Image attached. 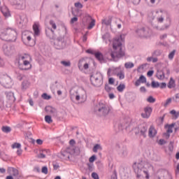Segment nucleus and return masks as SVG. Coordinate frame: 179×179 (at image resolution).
Returning a JSON list of instances; mask_svg holds the SVG:
<instances>
[{
  "label": "nucleus",
  "instance_id": "nucleus-7",
  "mask_svg": "<svg viewBox=\"0 0 179 179\" xmlns=\"http://www.w3.org/2000/svg\"><path fill=\"white\" fill-rule=\"evenodd\" d=\"M90 82L92 86L100 87L103 85V75L101 73H96L90 76Z\"/></svg>",
  "mask_w": 179,
  "mask_h": 179
},
{
  "label": "nucleus",
  "instance_id": "nucleus-55",
  "mask_svg": "<svg viewBox=\"0 0 179 179\" xmlns=\"http://www.w3.org/2000/svg\"><path fill=\"white\" fill-rule=\"evenodd\" d=\"M74 6L78 9H82V8H83V5L80 3V2L75 3Z\"/></svg>",
  "mask_w": 179,
  "mask_h": 179
},
{
  "label": "nucleus",
  "instance_id": "nucleus-3",
  "mask_svg": "<svg viewBox=\"0 0 179 179\" xmlns=\"http://www.w3.org/2000/svg\"><path fill=\"white\" fill-rule=\"evenodd\" d=\"M114 51L110 52V57L115 62H118L120 58L125 57V52L122 50V43L120 41L114 42L113 45Z\"/></svg>",
  "mask_w": 179,
  "mask_h": 179
},
{
  "label": "nucleus",
  "instance_id": "nucleus-39",
  "mask_svg": "<svg viewBox=\"0 0 179 179\" xmlns=\"http://www.w3.org/2000/svg\"><path fill=\"white\" fill-rule=\"evenodd\" d=\"M49 24L52 27L53 30H57V24H55V22L54 20H50Z\"/></svg>",
  "mask_w": 179,
  "mask_h": 179
},
{
  "label": "nucleus",
  "instance_id": "nucleus-60",
  "mask_svg": "<svg viewBox=\"0 0 179 179\" xmlns=\"http://www.w3.org/2000/svg\"><path fill=\"white\" fill-rule=\"evenodd\" d=\"M115 82V80L114 78H108L109 85H113Z\"/></svg>",
  "mask_w": 179,
  "mask_h": 179
},
{
  "label": "nucleus",
  "instance_id": "nucleus-40",
  "mask_svg": "<svg viewBox=\"0 0 179 179\" xmlns=\"http://www.w3.org/2000/svg\"><path fill=\"white\" fill-rule=\"evenodd\" d=\"M160 55H162V50H157L152 53V57H160Z\"/></svg>",
  "mask_w": 179,
  "mask_h": 179
},
{
  "label": "nucleus",
  "instance_id": "nucleus-11",
  "mask_svg": "<svg viewBox=\"0 0 179 179\" xmlns=\"http://www.w3.org/2000/svg\"><path fill=\"white\" fill-rule=\"evenodd\" d=\"M148 132V125L146 124H141L138 127V131L135 133L136 135L146 138V133Z\"/></svg>",
  "mask_w": 179,
  "mask_h": 179
},
{
  "label": "nucleus",
  "instance_id": "nucleus-42",
  "mask_svg": "<svg viewBox=\"0 0 179 179\" xmlns=\"http://www.w3.org/2000/svg\"><path fill=\"white\" fill-rule=\"evenodd\" d=\"M170 113L172 114V115H174L176 120L179 117V112H176V110H171Z\"/></svg>",
  "mask_w": 179,
  "mask_h": 179
},
{
  "label": "nucleus",
  "instance_id": "nucleus-8",
  "mask_svg": "<svg viewBox=\"0 0 179 179\" xmlns=\"http://www.w3.org/2000/svg\"><path fill=\"white\" fill-rule=\"evenodd\" d=\"M0 84L6 89H10L12 86H13V82L12 81V78L8 75H1L0 76Z\"/></svg>",
  "mask_w": 179,
  "mask_h": 179
},
{
  "label": "nucleus",
  "instance_id": "nucleus-48",
  "mask_svg": "<svg viewBox=\"0 0 179 179\" xmlns=\"http://www.w3.org/2000/svg\"><path fill=\"white\" fill-rule=\"evenodd\" d=\"M42 98L44 99V100H50L51 99V95H48L47 93H43L42 94Z\"/></svg>",
  "mask_w": 179,
  "mask_h": 179
},
{
  "label": "nucleus",
  "instance_id": "nucleus-17",
  "mask_svg": "<svg viewBox=\"0 0 179 179\" xmlns=\"http://www.w3.org/2000/svg\"><path fill=\"white\" fill-rule=\"evenodd\" d=\"M33 30L34 36L38 37V36H40V24L38 23L34 24Z\"/></svg>",
  "mask_w": 179,
  "mask_h": 179
},
{
  "label": "nucleus",
  "instance_id": "nucleus-32",
  "mask_svg": "<svg viewBox=\"0 0 179 179\" xmlns=\"http://www.w3.org/2000/svg\"><path fill=\"white\" fill-rule=\"evenodd\" d=\"M134 66H135V64H134V63L131 62H126L124 64V67L126 68V69H131V68H134Z\"/></svg>",
  "mask_w": 179,
  "mask_h": 179
},
{
  "label": "nucleus",
  "instance_id": "nucleus-59",
  "mask_svg": "<svg viewBox=\"0 0 179 179\" xmlns=\"http://www.w3.org/2000/svg\"><path fill=\"white\" fill-rule=\"evenodd\" d=\"M92 178H94V179H99V175H98L96 173H94V172H93V173H92Z\"/></svg>",
  "mask_w": 179,
  "mask_h": 179
},
{
  "label": "nucleus",
  "instance_id": "nucleus-9",
  "mask_svg": "<svg viewBox=\"0 0 179 179\" xmlns=\"http://www.w3.org/2000/svg\"><path fill=\"white\" fill-rule=\"evenodd\" d=\"M136 34L139 37H143V38H147L150 36V30L148 28V27H143L141 28H138L136 31Z\"/></svg>",
  "mask_w": 179,
  "mask_h": 179
},
{
  "label": "nucleus",
  "instance_id": "nucleus-14",
  "mask_svg": "<svg viewBox=\"0 0 179 179\" xmlns=\"http://www.w3.org/2000/svg\"><path fill=\"white\" fill-rule=\"evenodd\" d=\"M152 111H153V109L150 106H146L144 108V113H141V117L143 118H149L150 117V115L152 114Z\"/></svg>",
  "mask_w": 179,
  "mask_h": 179
},
{
  "label": "nucleus",
  "instance_id": "nucleus-12",
  "mask_svg": "<svg viewBox=\"0 0 179 179\" xmlns=\"http://www.w3.org/2000/svg\"><path fill=\"white\" fill-rule=\"evenodd\" d=\"M73 148L67 147L66 150L61 151L60 155L63 159H69V156H71V153H73Z\"/></svg>",
  "mask_w": 179,
  "mask_h": 179
},
{
  "label": "nucleus",
  "instance_id": "nucleus-56",
  "mask_svg": "<svg viewBox=\"0 0 179 179\" xmlns=\"http://www.w3.org/2000/svg\"><path fill=\"white\" fill-rule=\"evenodd\" d=\"M41 171L43 174H48V168L47 166H43Z\"/></svg>",
  "mask_w": 179,
  "mask_h": 179
},
{
  "label": "nucleus",
  "instance_id": "nucleus-61",
  "mask_svg": "<svg viewBox=\"0 0 179 179\" xmlns=\"http://www.w3.org/2000/svg\"><path fill=\"white\" fill-rule=\"evenodd\" d=\"M170 103H171V98L166 99V103H164V107H167Z\"/></svg>",
  "mask_w": 179,
  "mask_h": 179
},
{
  "label": "nucleus",
  "instance_id": "nucleus-64",
  "mask_svg": "<svg viewBox=\"0 0 179 179\" xmlns=\"http://www.w3.org/2000/svg\"><path fill=\"white\" fill-rule=\"evenodd\" d=\"M177 131H179V122H177V125L175 127V132H177Z\"/></svg>",
  "mask_w": 179,
  "mask_h": 179
},
{
  "label": "nucleus",
  "instance_id": "nucleus-51",
  "mask_svg": "<svg viewBox=\"0 0 179 179\" xmlns=\"http://www.w3.org/2000/svg\"><path fill=\"white\" fill-rule=\"evenodd\" d=\"M53 170H58L59 169V164L58 162H52Z\"/></svg>",
  "mask_w": 179,
  "mask_h": 179
},
{
  "label": "nucleus",
  "instance_id": "nucleus-31",
  "mask_svg": "<svg viewBox=\"0 0 179 179\" xmlns=\"http://www.w3.org/2000/svg\"><path fill=\"white\" fill-rule=\"evenodd\" d=\"M102 149L103 148H101V145L100 144H96L92 148V150L94 153H97L98 150H102Z\"/></svg>",
  "mask_w": 179,
  "mask_h": 179
},
{
  "label": "nucleus",
  "instance_id": "nucleus-35",
  "mask_svg": "<svg viewBox=\"0 0 179 179\" xmlns=\"http://www.w3.org/2000/svg\"><path fill=\"white\" fill-rule=\"evenodd\" d=\"M83 62H85V59H80L78 62V66L80 71H83Z\"/></svg>",
  "mask_w": 179,
  "mask_h": 179
},
{
  "label": "nucleus",
  "instance_id": "nucleus-54",
  "mask_svg": "<svg viewBox=\"0 0 179 179\" xmlns=\"http://www.w3.org/2000/svg\"><path fill=\"white\" fill-rule=\"evenodd\" d=\"M62 65H64V66H71V62H66V61H62L60 62Z\"/></svg>",
  "mask_w": 179,
  "mask_h": 179
},
{
  "label": "nucleus",
  "instance_id": "nucleus-18",
  "mask_svg": "<svg viewBox=\"0 0 179 179\" xmlns=\"http://www.w3.org/2000/svg\"><path fill=\"white\" fill-rule=\"evenodd\" d=\"M46 113L52 114V115H57V109L52 108V106H48L45 108Z\"/></svg>",
  "mask_w": 179,
  "mask_h": 179
},
{
  "label": "nucleus",
  "instance_id": "nucleus-1",
  "mask_svg": "<svg viewBox=\"0 0 179 179\" xmlns=\"http://www.w3.org/2000/svg\"><path fill=\"white\" fill-rule=\"evenodd\" d=\"M45 34L50 40H55L54 45L56 50H64L66 47V42L65 41V37L64 36L55 34L54 29L52 28H48L45 29Z\"/></svg>",
  "mask_w": 179,
  "mask_h": 179
},
{
  "label": "nucleus",
  "instance_id": "nucleus-36",
  "mask_svg": "<svg viewBox=\"0 0 179 179\" xmlns=\"http://www.w3.org/2000/svg\"><path fill=\"white\" fill-rule=\"evenodd\" d=\"M125 89V85L124 84H120L117 87V90L118 92H120V93H122V92H124V90Z\"/></svg>",
  "mask_w": 179,
  "mask_h": 179
},
{
  "label": "nucleus",
  "instance_id": "nucleus-33",
  "mask_svg": "<svg viewBox=\"0 0 179 179\" xmlns=\"http://www.w3.org/2000/svg\"><path fill=\"white\" fill-rule=\"evenodd\" d=\"M151 87H152V89H157V87H160V83L153 80L151 83Z\"/></svg>",
  "mask_w": 179,
  "mask_h": 179
},
{
  "label": "nucleus",
  "instance_id": "nucleus-15",
  "mask_svg": "<svg viewBox=\"0 0 179 179\" xmlns=\"http://www.w3.org/2000/svg\"><path fill=\"white\" fill-rule=\"evenodd\" d=\"M1 13H3L4 17H10V11L9 10V8L6 6H2L0 8Z\"/></svg>",
  "mask_w": 179,
  "mask_h": 179
},
{
  "label": "nucleus",
  "instance_id": "nucleus-57",
  "mask_svg": "<svg viewBox=\"0 0 179 179\" xmlns=\"http://www.w3.org/2000/svg\"><path fill=\"white\" fill-rule=\"evenodd\" d=\"M110 37V35L108 33H106L102 36V39L106 41V40H108V38Z\"/></svg>",
  "mask_w": 179,
  "mask_h": 179
},
{
  "label": "nucleus",
  "instance_id": "nucleus-16",
  "mask_svg": "<svg viewBox=\"0 0 179 179\" xmlns=\"http://www.w3.org/2000/svg\"><path fill=\"white\" fill-rule=\"evenodd\" d=\"M5 95L6 96L7 100H9L10 101H16V98L15 97V94L12 92H6Z\"/></svg>",
  "mask_w": 179,
  "mask_h": 179
},
{
  "label": "nucleus",
  "instance_id": "nucleus-44",
  "mask_svg": "<svg viewBox=\"0 0 179 179\" xmlns=\"http://www.w3.org/2000/svg\"><path fill=\"white\" fill-rule=\"evenodd\" d=\"M176 125H177V122L172 123L171 124H166L164 128H168V129H173V128H174V127H176Z\"/></svg>",
  "mask_w": 179,
  "mask_h": 179
},
{
  "label": "nucleus",
  "instance_id": "nucleus-6",
  "mask_svg": "<svg viewBox=\"0 0 179 179\" xmlns=\"http://www.w3.org/2000/svg\"><path fill=\"white\" fill-rule=\"evenodd\" d=\"M20 58L22 61V63L18 62L19 69H20V71H30L32 66L30 62L27 60V58L31 59V57H30L29 55H25L24 56H21Z\"/></svg>",
  "mask_w": 179,
  "mask_h": 179
},
{
  "label": "nucleus",
  "instance_id": "nucleus-22",
  "mask_svg": "<svg viewBox=\"0 0 179 179\" xmlns=\"http://www.w3.org/2000/svg\"><path fill=\"white\" fill-rule=\"evenodd\" d=\"M12 5H17L20 8H22L24 3V0H8Z\"/></svg>",
  "mask_w": 179,
  "mask_h": 179
},
{
  "label": "nucleus",
  "instance_id": "nucleus-34",
  "mask_svg": "<svg viewBox=\"0 0 179 179\" xmlns=\"http://www.w3.org/2000/svg\"><path fill=\"white\" fill-rule=\"evenodd\" d=\"M95 24H96V20L92 19L87 27V29L91 30V29H93V27H94Z\"/></svg>",
  "mask_w": 179,
  "mask_h": 179
},
{
  "label": "nucleus",
  "instance_id": "nucleus-30",
  "mask_svg": "<svg viewBox=\"0 0 179 179\" xmlns=\"http://www.w3.org/2000/svg\"><path fill=\"white\" fill-rule=\"evenodd\" d=\"M112 69V72H113V75H118V73H120L122 71H121V66L119 67H115L111 69Z\"/></svg>",
  "mask_w": 179,
  "mask_h": 179
},
{
  "label": "nucleus",
  "instance_id": "nucleus-10",
  "mask_svg": "<svg viewBox=\"0 0 179 179\" xmlns=\"http://www.w3.org/2000/svg\"><path fill=\"white\" fill-rule=\"evenodd\" d=\"M3 53L7 57L12 55L15 52V45L10 44H3L2 47Z\"/></svg>",
  "mask_w": 179,
  "mask_h": 179
},
{
  "label": "nucleus",
  "instance_id": "nucleus-53",
  "mask_svg": "<svg viewBox=\"0 0 179 179\" xmlns=\"http://www.w3.org/2000/svg\"><path fill=\"white\" fill-rule=\"evenodd\" d=\"M174 55H176V50H173L172 52H171L169 55V59H173L174 58Z\"/></svg>",
  "mask_w": 179,
  "mask_h": 179
},
{
  "label": "nucleus",
  "instance_id": "nucleus-45",
  "mask_svg": "<svg viewBox=\"0 0 179 179\" xmlns=\"http://www.w3.org/2000/svg\"><path fill=\"white\" fill-rule=\"evenodd\" d=\"M22 145H20V143H14L13 145H12V148L13 149H20Z\"/></svg>",
  "mask_w": 179,
  "mask_h": 179
},
{
  "label": "nucleus",
  "instance_id": "nucleus-63",
  "mask_svg": "<svg viewBox=\"0 0 179 179\" xmlns=\"http://www.w3.org/2000/svg\"><path fill=\"white\" fill-rule=\"evenodd\" d=\"M41 152H43L45 155H50V150H45V149L41 150Z\"/></svg>",
  "mask_w": 179,
  "mask_h": 179
},
{
  "label": "nucleus",
  "instance_id": "nucleus-5",
  "mask_svg": "<svg viewBox=\"0 0 179 179\" xmlns=\"http://www.w3.org/2000/svg\"><path fill=\"white\" fill-rule=\"evenodd\" d=\"M133 169L134 172L136 173V174L137 175L136 177L137 178H141V174H142V171L143 173H144L145 176V178L146 179H149V172H148V171H145L143 170L145 169V165L143 164V162H140L138 163L136 165V162H135L133 164Z\"/></svg>",
  "mask_w": 179,
  "mask_h": 179
},
{
  "label": "nucleus",
  "instance_id": "nucleus-62",
  "mask_svg": "<svg viewBox=\"0 0 179 179\" xmlns=\"http://www.w3.org/2000/svg\"><path fill=\"white\" fill-rule=\"evenodd\" d=\"M13 167H8L7 169V173L8 174H10V176H12V172L13 171Z\"/></svg>",
  "mask_w": 179,
  "mask_h": 179
},
{
  "label": "nucleus",
  "instance_id": "nucleus-29",
  "mask_svg": "<svg viewBox=\"0 0 179 179\" xmlns=\"http://www.w3.org/2000/svg\"><path fill=\"white\" fill-rule=\"evenodd\" d=\"M29 86H30V83L28 80H24L22 83V90H26V89H28Z\"/></svg>",
  "mask_w": 179,
  "mask_h": 179
},
{
  "label": "nucleus",
  "instance_id": "nucleus-2",
  "mask_svg": "<svg viewBox=\"0 0 179 179\" xmlns=\"http://www.w3.org/2000/svg\"><path fill=\"white\" fill-rule=\"evenodd\" d=\"M0 38L3 41L14 43L17 39V31L13 28L0 29Z\"/></svg>",
  "mask_w": 179,
  "mask_h": 179
},
{
  "label": "nucleus",
  "instance_id": "nucleus-43",
  "mask_svg": "<svg viewBox=\"0 0 179 179\" xmlns=\"http://www.w3.org/2000/svg\"><path fill=\"white\" fill-rule=\"evenodd\" d=\"M169 152H173V150H174V142L173 141H170L169 145Z\"/></svg>",
  "mask_w": 179,
  "mask_h": 179
},
{
  "label": "nucleus",
  "instance_id": "nucleus-25",
  "mask_svg": "<svg viewBox=\"0 0 179 179\" xmlns=\"http://www.w3.org/2000/svg\"><path fill=\"white\" fill-rule=\"evenodd\" d=\"M95 58L99 61V62H102V61H104V56L103 55V53L101 52H95V55H94Z\"/></svg>",
  "mask_w": 179,
  "mask_h": 179
},
{
  "label": "nucleus",
  "instance_id": "nucleus-47",
  "mask_svg": "<svg viewBox=\"0 0 179 179\" xmlns=\"http://www.w3.org/2000/svg\"><path fill=\"white\" fill-rule=\"evenodd\" d=\"M171 134H173V129H167L166 132L164 133L165 136H166V139H169V138H170Z\"/></svg>",
  "mask_w": 179,
  "mask_h": 179
},
{
  "label": "nucleus",
  "instance_id": "nucleus-13",
  "mask_svg": "<svg viewBox=\"0 0 179 179\" xmlns=\"http://www.w3.org/2000/svg\"><path fill=\"white\" fill-rule=\"evenodd\" d=\"M119 149L117 150L118 155L121 156V157H126V156H128V148H127V146L123 145L122 147H120V145H117Z\"/></svg>",
  "mask_w": 179,
  "mask_h": 179
},
{
  "label": "nucleus",
  "instance_id": "nucleus-49",
  "mask_svg": "<svg viewBox=\"0 0 179 179\" xmlns=\"http://www.w3.org/2000/svg\"><path fill=\"white\" fill-rule=\"evenodd\" d=\"M38 159H45V155L40 150V153L37 155Z\"/></svg>",
  "mask_w": 179,
  "mask_h": 179
},
{
  "label": "nucleus",
  "instance_id": "nucleus-50",
  "mask_svg": "<svg viewBox=\"0 0 179 179\" xmlns=\"http://www.w3.org/2000/svg\"><path fill=\"white\" fill-rule=\"evenodd\" d=\"M117 76H118L120 80H122V79L125 78V74H124V72L122 71H121L120 73H117Z\"/></svg>",
  "mask_w": 179,
  "mask_h": 179
},
{
  "label": "nucleus",
  "instance_id": "nucleus-38",
  "mask_svg": "<svg viewBox=\"0 0 179 179\" xmlns=\"http://www.w3.org/2000/svg\"><path fill=\"white\" fill-rule=\"evenodd\" d=\"M104 89H105L106 92H107V93H110V92H111V90H114V88L110 87V85H108L107 83L105 84Z\"/></svg>",
  "mask_w": 179,
  "mask_h": 179
},
{
  "label": "nucleus",
  "instance_id": "nucleus-23",
  "mask_svg": "<svg viewBox=\"0 0 179 179\" xmlns=\"http://www.w3.org/2000/svg\"><path fill=\"white\" fill-rule=\"evenodd\" d=\"M12 5H17L20 8H22L24 3V0H8Z\"/></svg>",
  "mask_w": 179,
  "mask_h": 179
},
{
  "label": "nucleus",
  "instance_id": "nucleus-27",
  "mask_svg": "<svg viewBox=\"0 0 179 179\" xmlns=\"http://www.w3.org/2000/svg\"><path fill=\"white\" fill-rule=\"evenodd\" d=\"M27 33H29V31H24L22 32V38L24 40H27L28 43H30V41H31V36H27Z\"/></svg>",
  "mask_w": 179,
  "mask_h": 179
},
{
  "label": "nucleus",
  "instance_id": "nucleus-37",
  "mask_svg": "<svg viewBox=\"0 0 179 179\" xmlns=\"http://www.w3.org/2000/svg\"><path fill=\"white\" fill-rule=\"evenodd\" d=\"M45 121L48 124H51L52 122V118L51 117L50 115H45Z\"/></svg>",
  "mask_w": 179,
  "mask_h": 179
},
{
  "label": "nucleus",
  "instance_id": "nucleus-19",
  "mask_svg": "<svg viewBox=\"0 0 179 179\" xmlns=\"http://www.w3.org/2000/svg\"><path fill=\"white\" fill-rule=\"evenodd\" d=\"M141 83H146V77H145V76L143 75H141L139 78L135 82V86H140Z\"/></svg>",
  "mask_w": 179,
  "mask_h": 179
},
{
  "label": "nucleus",
  "instance_id": "nucleus-58",
  "mask_svg": "<svg viewBox=\"0 0 179 179\" xmlns=\"http://www.w3.org/2000/svg\"><path fill=\"white\" fill-rule=\"evenodd\" d=\"M153 73H155V71L153 70H150L148 71L147 73V76L150 78L152 76H153Z\"/></svg>",
  "mask_w": 179,
  "mask_h": 179
},
{
  "label": "nucleus",
  "instance_id": "nucleus-20",
  "mask_svg": "<svg viewBox=\"0 0 179 179\" xmlns=\"http://www.w3.org/2000/svg\"><path fill=\"white\" fill-rule=\"evenodd\" d=\"M157 134V131H156V129H155V127H153L152 126H150L148 130V136L150 138H155Z\"/></svg>",
  "mask_w": 179,
  "mask_h": 179
},
{
  "label": "nucleus",
  "instance_id": "nucleus-24",
  "mask_svg": "<svg viewBox=\"0 0 179 179\" xmlns=\"http://www.w3.org/2000/svg\"><path fill=\"white\" fill-rule=\"evenodd\" d=\"M112 22L113 16H108V18L102 20V24H105V26H111Z\"/></svg>",
  "mask_w": 179,
  "mask_h": 179
},
{
  "label": "nucleus",
  "instance_id": "nucleus-41",
  "mask_svg": "<svg viewBox=\"0 0 179 179\" xmlns=\"http://www.w3.org/2000/svg\"><path fill=\"white\" fill-rule=\"evenodd\" d=\"M147 101L148 103H156V99H155L152 96H150L147 99Z\"/></svg>",
  "mask_w": 179,
  "mask_h": 179
},
{
  "label": "nucleus",
  "instance_id": "nucleus-52",
  "mask_svg": "<svg viewBox=\"0 0 179 179\" xmlns=\"http://www.w3.org/2000/svg\"><path fill=\"white\" fill-rule=\"evenodd\" d=\"M97 159V157H96L95 155H93L92 156H91L89 159V162L90 163H94V161Z\"/></svg>",
  "mask_w": 179,
  "mask_h": 179
},
{
  "label": "nucleus",
  "instance_id": "nucleus-4",
  "mask_svg": "<svg viewBox=\"0 0 179 179\" xmlns=\"http://www.w3.org/2000/svg\"><path fill=\"white\" fill-rule=\"evenodd\" d=\"M111 110V107L106 106L103 102H99V104L95 107L94 111L101 117H106L108 114H110Z\"/></svg>",
  "mask_w": 179,
  "mask_h": 179
},
{
  "label": "nucleus",
  "instance_id": "nucleus-46",
  "mask_svg": "<svg viewBox=\"0 0 179 179\" xmlns=\"http://www.w3.org/2000/svg\"><path fill=\"white\" fill-rule=\"evenodd\" d=\"M11 176H13V177H17L19 176V171L14 168L13 169V172L11 173Z\"/></svg>",
  "mask_w": 179,
  "mask_h": 179
},
{
  "label": "nucleus",
  "instance_id": "nucleus-26",
  "mask_svg": "<svg viewBox=\"0 0 179 179\" xmlns=\"http://www.w3.org/2000/svg\"><path fill=\"white\" fill-rule=\"evenodd\" d=\"M167 86L169 89H174V87H176V80H174V78H173V77L170 78Z\"/></svg>",
  "mask_w": 179,
  "mask_h": 179
},
{
  "label": "nucleus",
  "instance_id": "nucleus-28",
  "mask_svg": "<svg viewBox=\"0 0 179 179\" xmlns=\"http://www.w3.org/2000/svg\"><path fill=\"white\" fill-rule=\"evenodd\" d=\"M2 132H4V134H9V132L12 131V128L9 126H3L1 127Z\"/></svg>",
  "mask_w": 179,
  "mask_h": 179
},
{
  "label": "nucleus",
  "instance_id": "nucleus-21",
  "mask_svg": "<svg viewBox=\"0 0 179 179\" xmlns=\"http://www.w3.org/2000/svg\"><path fill=\"white\" fill-rule=\"evenodd\" d=\"M156 76H157V79H159V80H163V79H164V78H166L165 74H164V69H163L162 70H157Z\"/></svg>",
  "mask_w": 179,
  "mask_h": 179
}]
</instances>
